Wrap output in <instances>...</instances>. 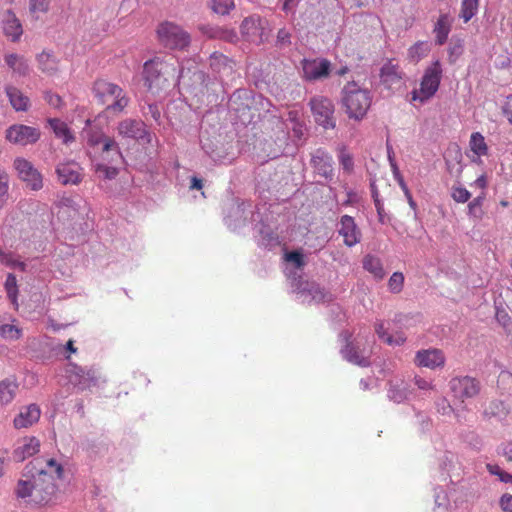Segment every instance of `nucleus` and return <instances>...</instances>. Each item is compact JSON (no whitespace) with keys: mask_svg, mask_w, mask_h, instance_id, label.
<instances>
[{"mask_svg":"<svg viewBox=\"0 0 512 512\" xmlns=\"http://www.w3.org/2000/svg\"><path fill=\"white\" fill-rule=\"evenodd\" d=\"M63 466L55 459L36 458L25 468L29 480H19L16 494L31 497L37 504H47L56 496L63 482Z\"/></svg>","mask_w":512,"mask_h":512,"instance_id":"obj_1","label":"nucleus"},{"mask_svg":"<svg viewBox=\"0 0 512 512\" xmlns=\"http://www.w3.org/2000/svg\"><path fill=\"white\" fill-rule=\"evenodd\" d=\"M284 272L290 281L292 292L303 304L324 303L332 299V295L314 282L303 280L302 271L305 265L303 254L299 251L287 252L284 255Z\"/></svg>","mask_w":512,"mask_h":512,"instance_id":"obj_2","label":"nucleus"},{"mask_svg":"<svg viewBox=\"0 0 512 512\" xmlns=\"http://www.w3.org/2000/svg\"><path fill=\"white\" fill-rule=\"evenodd\" d=\"M181 77L182 70H178V60L174 56H156L143 65L144 86L153 95L166 90L171 83L177 85Z\"/></svg>","mask_w":512,"mask_h":512,"instance_id":"obj_3","label":"nucleus"},{"mask_svg":"<svg viewBox=\"0 0 512 512\" xmlns=\"http://www.w3.org/2000/svg\"><path fill=\"white\" fill-rule=\"evenodd\" d=\"M372 93L355 81H350L341 90V105L350 119L362 120L372 104Z\"/></svg>","mask_w":512,"mask_h":512,"instance_id":"obj_4","label":"nucleus"},{"mask_svg":"<svg viewBox=\"0 0 512 512\" xmlns=\"http://www.w3.org/2000/svg\"><path fill=\"white\" fill-rule=\"evenodd\" d=\"M93 91L98 100L106 105L108 113L119 114L129 103V98L124 90L119 85L106 80H97L94 83Z\"/></svg>","mask_w":512,"mask_h":512,"instance_id":"obj_5","label":"nucleus"},{"mask_svg":"<svg viewBox=\"0 0 512 512\" xmlns=\"http://www.w3.org/2000/svg\"><path fill=\"white\" fill-rule=\"evenodd\" d=\"M443 75L442 64L439 60L433 61L424 70L420 80V87L411 91V100L420 104L426 103L438 91Z\"/></svg>","mask_w":512,"mask_h":512,"instance_id":"obj_6","label":"nucleus"},{"mask_svg":"<svg viewBox=\"0 0 512 512\" xmlns=\"http://www.w3.org/2000/svg\"><path fill=\"white\" fill-rule=\"evenodd\" d=\"M65 371L69 383L79 391L98 387L101 382H106L102 378L99 368L95 365L80 366L69 361L66 365Z\"/></svg>","mask_w":512,"mask_h":512,"instance_id":"obj_7","label":"nucleus"},{"mask_svg":"<svg viewBox=\"0 0 512 512\" xmlns=\"http://www.w3.org/2000/svg\"><path fill=\"white\" fill-rule=\"evenodd\" d=\"M339 338L345 343L340 350L343 359L360 367L370 365L369 358L371 352L366 347V341L363 338L357 337L351 339V334L348 331H342Z\"/></svg>","mask_w":512,"mask_h":512,"instance_id":"obj_8","label":"nucleus"},{"mask_svg":"<svg viewBox=\"0 0 512 512\" xmlns=\"http://www.w3.org/2000/svg\"><path fill=\"white\" fill-rule=\"evenodd\" d=\"M160 44L170 50H185L191 42V37L181 26L173 22H163L157 28Z\"/></svg>","mask_w":512,"mask_h":512,"instance_id":"obj_9","label":"nucleus"},{"mask_svg":"<svg viewBox=\"0 0 512 512\" xmlns=\"http://www.w3.org/2000/svg\"><path fill=\"white\" fill-rule=\"evenodd\" d=\"M448 387L454 401L462 405V410L466 409L465 402L475 398L481 391L479 380L468 375L452 377Z\"/></svg>","mask_w":512,"mask_h":512,"instance_id":"obj_10","label":"nucleus"},{"mask_svg":"<svg viewBox=\"0 0 512 512\" xmlns=\"http://www.w3.org/2000/svg\"><path fill=\"white\" fill-rule=\"evenodd\" d=\"M252 204L248 201H236L231 204L225 216V224L233 231L244 227L249 221L254 223L260 216V210L252 211Z\"/></svg>","mask_w":512,"mask_h":512,"instance_id":"obj_11","label":"nucleus"},{"mask_svg":"<svg viewBox=\"0 0 512 512\" xmlns=\"http://www.w3.org/2000/svg\"><path fill=\"white\" fill-rule=\"evenodd\" d=\"M240 30L248 41L255 44L267 41L270 34L268 20L257 14L246 17L241 23Z\"/></svg>","mask_w":512,"mask_h":512,"instance_id":"obj_12","label":"nucleus"},{"mask_svg":"<svg viewBox=\"0 0 512 512\" xmlns=\"http://www.w3.org/2000/svg\"><path fill=\"white\" fill-rule=\"evenodd\" d=\"M82 137L86 140L87 144L91 147L102 145V151L112 153L110 162L117 163L123 160L122 153L117 142L95 127L85 128L82 132Z\"/></svg>","mask_w":512,"mask_h":512,"instance_id":"obj_13","label":"nucleus"},{"mask_svg":"<svg viewBox=\"0 0 512 512\" xmlns=\"http://www.w3.org/2000/svg\"><path fill=\"white\" fill-rule=\"evenodd\" d=\"M13 168L28 189L39 191L43 188V175L31 161L23 157H16L13 161Z\"/></svg>","mask_w":512,"mask_h":512,"instance_id":"obj_14","label":"nucleus"},{"mask_svg":"<svg viewBox=\"0 0 512 512\" xmlns=\"http://www.w3.org/2000/svg\"><path fill=\"white\" fill-rule=\"evenodd\" d=\"M252 102V95L249 90L237 89L229 97L227 107L234 118L244 124L252 118L250 113Z\"/></svg>","mask_w":512,"mask_h":512,"instance_id":"obj_15","label":"nucleus"},{"mask_svg":"<svg viewBox=\"0 0 512 512\" xmlns=\"http://www.w3.org/2000/svg\"><path fill=\"white\" fill-rule=\"evenodd\" d=\"M315 122L324 129L335 127L333 102L324 96H314L309 102Z\"/></svg>","mask_w":512,"mask_h":512,"instance_id":"obj_16","label":"nucleus"},{"mask_svg":"<svg viewBox=\"0 0 512 512\" xmlns=\"http://www.w3.org/2000/svg\"><path fill=\"white\" fill-rule=\"evenodd\" d=\"M300 65L303 79L309 82L325 79L331 72V62L326 58H304Z\"/></svg>","mask_w":512,"mask_h":512,"instance_id":"obj_17","label":"nucleus"},{"mask_svg":"<svg viewBox=\"0 0 512 512\" xmlns=\"http://www.w3.org/2000/svg\"><path fill=\"white\" fill-rule=\"evenodd\" d=\"M254 223L255 237L261 247L272 249L280 245L279 236L275 232L274 226L269 223L268 216L264 218L260 213Z\"/></svg>","mask_w":512,"mask_h":512,"instance_id":"obj_18","label":"nucleus"},{"mask_svg":"<svg viewBox=\"0 0 512 512\" xmlns=\"http://www.w3.org/2000/svg\"><path fill=\"white\" fill-rule=\"evenodd\" d=\"M39 129L23 124H15L6 130V139L13 144L27 146L36 143L40 138Z\"/></svg>","mask_w":512,"mask_h":512,"instance_id":"obj_19","label":"nucleus"},{"mask_svg":"<svg viewBox=\"0 0 512 512\" xmlns=\"http://www.w3.org/2000/svg\"><path fill=\"white\" fill-rule=\"evenodd\" d=\"M55 173L62 185H78L84 177V169L75 161L60 162L56 165Z\"/></svg>","mask_w":512,"mask_h":512,"instance_id":"obj_20","label":"nucleus"},{"mask_svg":"<svg viewBox=\"0 0 512 512\" xmlns=\"http://www.w3.org/2000/svg\"><path fill=\"white\" fill-rule=\"evenodd\" d=\"M337 231L338 234L343 237V243L347 247H354L361 241V230L352 216H341L338 222Z\"/></svg>","mask_w":512,"mask_h":512,"instance_id":"obj_21","label":"nucleus"},{"mask_svg":"<svg viewBox=\"0 0 512 512\" xmlns=\"http://www.w3.org/2000/svg\"><path fill=\"white\" fill-rule=\"evenodd\" d=\"M414 362L419 367L435 370L443 368L446 357L442 350L437 348L422 349L416 352Z\"/></svg>","mask_w":512,"mask_h":512,"instance_id":"obj_22","label":"nucleus"},{"mask_svg":"<svg viewBox=\"0 0 512 512\" xmlns=\"http://www.w3.org/2000/svg\"><path fill=\"white\" fill-rule=\"evenodd\" d=\"M201 147L204 153L215 163L230 164L234 160V154L224 146H218L210 139L200 138Z\"/></svg>","mask_w":512,"mask_h":512,"instance_id":"obj_23","label":"nucleus"},{"mask_svg":"<svg viewBox=\"0 0 512 512\" xmlns=\"http://www.w3.org/2000/svg\"><path fill=\"white\" fill-rule=\"evenodd\" d=\"M311 164L315 172L325 179H332L334 174L333 158L323 149H317L311 158Z\"/></svg>","mask_w":512,"mask_h":512,"instance_id":"obj_24","label":"nucleus"},{"mask_svg":"<svg viewBox=\"0 0 512 512\" xmlns=\"http://www.w3.org/2000/svg\"><path fill=\"white\" fill-rule=\"evenodd\" d=\"M209 66L216 78L221 81L230 77L234 71V63L228 57L218 52L210 55Z\"/></svg>","mask_w":512,"mask_h":512,"instance_id":"obj_25","label":"nucleus"},{"mask_svg":"<svg viewBox=\"0 0 512 512\" xmlns=\"http://www.w3.org/2000/svg\"><path fill=\"white\" fill-rule=\"evenodd\" d=\"M41 416V409L37 404L22 407L13 420L14 428L25 429L37 423Z\"/></svg>","mask_w":512,"mask_h":512,"instance_id":"obj_26","label":"nucleus"},{"mask_svg":"<svg viewBox=\"0 0 512 512\" xmlns=\"http://www.w3.org/2000/svg\"><path fill=\"white\" fill-rule=\"evenodd\" d=\"M40 450V441L34 436L24 437L19 440L13 451V459L22 462L26 458L37 454Z\"/></svg>","mask_w":512,"mask_h":512,"instance_id":"obj_27","label":"nucleus"},{"mask_svg":"<svg viewBox=\"0 0 512 512\" xmlns=\"http://www.w3.org/2000/svg\"><path fill=\"white\" fill-rule=\"evenodd\" d=\"M118 133L124 138L134 140L144 139L148 134L145 124L141 120L125 119L118 125Z\"/></svg>","mask_w":512,"mask_h":512,"instance_id":"obj_28","label":"nucleus"},{"mask_svg":"<svg viewBox=\"0 0 512 512\" xmlns=\"http://www.w3.org/2000/svg\"><path fill=\"white\" fill-rule=\"evenodd\" d=\"M2 28L4 34L10 38L12 42L18 41L23 34L22 25L11 10L5 12L2 20Z\"/></svg>","mask_w":512,"mask_h":512,"instance_id":"obj_29","label":"nucleus"},{"mask_svg":"<svg viewBox=\"0 0 512 512\" xmlns=\"http://www.w3.org/2000/svg\"><path fill=\"white\" fill-rule=\"evenodd\" d=\"M19 391V383L13 376L0 381V407L13 402Z\"/></svg>","mask_w":512,"mask_h":512,"instance_id":"obj_30","label":"nucleus"},{"mask_svg":"<svg viewBox=\"0 0 512 512\" xmlns=\"http://www.w3.org/2000/svg\"><path fill=\"white\" fill-rule=\"evenodd\" d=\"M402 78V71H400L399 67L391 61H388L381 67L380 79L383 85L387 88H392L394 85L399 84Z\"/></svg>","mask_w":512,"mask_h":512,"instance_id":"obj_31","label":"nucleus"},{"mask_svg":"<svg viewBox=\"0 0 512 512\" xmlns=\"http://www.w3.org/2000/svg\"><path fill=\"white\" fill-rule=\"evenodd\" d=\"M6 65L12 69L13 73L24 77L29 74V63L28 60L19 54L9 53L4 56Z\"/></svg>","mask_w":512,"mask_h":512,"instance_id":"obj_32","label":"nucleus"},{"mask_svg":"<svg viewBox=\"0 0 512 512\" xmlns=\"http://www.w3.org/2000/svg\"><path fill=\"white\" fill-rule=\"evenodd\" d=\"M5 93L9 99L11 106L16 111H27L30 105L29 98L25 96L18 88L7 85Z\"/></svg>","mask_w":512,"mask_h":512,"instance_id":"obj_33","label":"nucleus"},{"mask_svg":"<svg viewBox=\"0 0 512 512\" xmlns=\"http://www.w3.org/2000/svg\"><path fill=\"white\" fill-rule=\"evenodd\" d=\"M411 392L407 384L400 379L392 380L389 382L388 397L395 403H402L410 399Z\"/></svg>","mask_w":512,"mask_h":512,"instance_id":"obj_34","label":"nucleus"},{"mask_svg":"<svg viewBox=\"0 0 512 512\" xmlns=\"http://www.w3.org/2000/svg\"><path fill=\"white\" fill-rule=\"evenodd\" d=\"M451 30V23L447 14H442L438 18L434 26L435 41L438 45H443L447 39Z\"/></svg>","mask_w":512,"mask_h":512,"instance_id":"obj_35","label":"nucleus"},{"mask_svg":"<svg viewBox=\"0 0 512 512\" xmlns=\"http://www.w3.org/2000/svg\"><path fill=\"white\" fill-rule=\"evenodd\" d=\"M37 63L39 69L48 75H52L58 70V61L51 52L43 51L38 54Z\"/></svg>","mask_w":512,"mask_h":512,"instance_id":"obj_36","label":"nucleus"},{"mask_svg":"<svg viewBox=\"0 0 512 512\" xmlns=\"http://www.w3.org/2000/svg\"><path fill=\"white\" fill-rule=\"evenodd\" d=\"M431 45L427 41H418L408 49V59L417 63L428 55Z\"/></svg>","mask_w":512,"mask_h":512,"instance_id":"obj_37","label":"nucleus"},{"mask_svg":"<svg viewBox=\"0 0 512 512\" xmlns=\"http://www.w3.org/2000/svg\"><path fill=\"white\" fill-rule=\"evenodd\" d=\"M81 446L91 456H104V454L109 450V445L104 440L86 439L82 442Z\"/></svg>","mask_w":512,"mask_h":512,"instance_id":"obj_38","label":"nucleus"},{"mask_svg":"<svg viewBox=\"0 0 512 512\" xmlns=\"http://www.w3.org/2000/svg\"><path fill=\"white\" fill-rule=\"evenodd\" d=\"M49 124L56 137L62 139L63 143L69 144L74 140V137L65 122L59 119H50Z\"/></svg>","mask_w":512,"mask_h":512,"instance_id":"obj_39","label":"nucleus"},{"mask_svg":"<svg viewBox=\"0 0 512 512\" xmlns=\"http://www.w3.org/2000/svg\"><path fill=\"white\" fill-rule=\"evenodd\" d=\"M363 268L374 275L377 279L385 276V271L379 258L373 255H366L363 259Z\"/></svg>","mask_w":512,"mask_h":512,"instance_id":"obj_40","label":"nucleus"},{"mask_svg":"<svg viewBox=\"0 0 512 512\" xmlns=\"http://www.w3.org/2000/svg\"><path fill=\"white\" fill-rule=\"evenodd\" d=\"M469 147L478 158L485 156L488 153V146L485 142V138L480 132H473L471 134Z\"/></svg>","mask_w":512,"mask_h":512,"instance_id":"obj_41","label":"nucleus"},{"mask_svg":"<svg viewBox=\"0 0 512 512\" xmlns=\"http://www.w3.org/2000/svg\"><path fill=\"white\" fill-rule=\"evenodd\" d=\"M479 0H462L459 18L468 23L478 12Z\"/></svg>","mask_w":512,"mask_h":512,"instance_id":"obj_42","label":"nucleus"},{"mask_svg":"<svg viewBox=\"0 0 512 512\" xmlns=\"http://www.w3.org/2000/svg\"><path fill=\"white\" fill-rule=\"evenodd\" d=\"M5 290L7 293L8 299L11 301L12 305L17 308L18 307V285H17V279L16 276L12 273H9L6 277L5 281Z\"/></svg>","mask_w":512,"mask_h":512,"instance_id":"obj_43","label":"nucleus"},{"mask_svg":"<svg viewBox=\"0 0 512 512\" xmlns=\"http://www.w3.org/2000/svg\"><path fill=\"white\" fill-rule=\"evenodd\" d=\"M508 410L503 402L501 401H493L490 405L485 409L484 415L488 418H497L498 420L505 419Z\"/></svg>","mask_w":512,"mask_h":512,"instance_id":"obj_44","label":"nucleus"},{"mask_svg":"<svg viewBox=\"0 0 512 512\" xmlns=\"http://www.w3.org/2000/svg\"><path fill=\"white\" fill-rule=\"evenodd\" d=\"M0 336L5 340H18L22 336V329L12 325L3 323L0 319Z\"/></svg>","mask_w":512,"mask_h":512,"instance_id":"obj_45","label":"nucleus"},{"mask_svg":"<svg viewBox=\"0 0 512 512\" xmlns=\"http://www.w3.org/2000/svg\"><path fill=\"white\" fill-rule=\"evenodd\" d=\"M436 408H437L438 413H440L444 416H449L451 414H454L458 422L462 421L461 411L456 410L446 398L440 399L436 403Z\"/></svg>","mask_w":512,"mask_h":512,"instance_id":"obj_46","label":"nucleus"},{"mask_svg":"<svg viewBox=\"0 0 512 512\" xmlns=\"http://www.w3.org/2000/svg\"><path fill=\"white\" fill-rule=\"evenodd\" d=\"M210 7L216 14L227 15L234 9V0H210Z\"/></svg>","mask_w":512,"mask_h":512,"instance_id":"obj_47","label":"nucleus"},{"mask_svg":"<svg viewBox=\"0 0 512 512\" xmlns=\"http://www.w3.org/2000/svg\"><path fill=\"white\" fill-rule=\"evenodd\" d=\"M9 197V175L0 169V210L5 206Z\"/></svg>","mask_w":512,"mask_h":512,"instance_id":"obj_48","label":"nucleus"},{"mask_svg":"<svg viewBox=\"0 0 512 512\" xmlns=\"http://www.w3.org/2000/svg\"><path fill=\"white\" fill-rule=\"evenodd\" d=\"M434 502L437 512H444L449 506L447 492L440 487L434 489Z\"/></svg>","mask_w":512,"mask_h":512,"instance_id":"obj_49","label":"nucleus"},{"mask_svg":"<svg viewBox=\"0 0 512 512\" xmlns=\"http://www.w3.org/2000/svg\"><path fill=\"white\" fill-rule=\"evenodd\" d=\"M457 462L458 456L455 453L445 451L439 460V466L441 470L449 472L455 468Z\"/></svg>","mask_w":512,"mask_h":512,"instance_id":"obj_50","label":"nucleus"},{"mask_svg":"<svg viewBox=\"0 0 512 512\" xmlns=\"http://www.w3.org/2000/svg\"><path fill=\"white\" fill-rule=\"evenodd\" d=\"M292 44V34L291 32L283 27L280 28L276 35L275 46L279 49H285Z\"/></svg>","mask_w":512,"mask_h":512,"instance_id":"obj_51","label":"nucleus"},{"mask_svg":"<svg viewBox=\"0 0 512 512\" xmlns=\"http://www.w3.org/2000/svg\"><path fill=\"white\" fill-rule=\"evenodd\" d=\"M404 275L401 272H394L388 281V288L391 293H400L403 289Z\"/></svg>","mask_w":512,"mask_h":512,"instance_id":"obj_52","label":"nucleus"},{"mask_svg":"<svg viewBox=\"0 0 512 512\" xmlns=\"http://www.w3.org/2000/svg\"><path fill=\"white\" fill-rule=\"evenodd\" d=\"M488 472L495 475L503 483H512V474L502 470L497 464L488 463L486 465Z\"/></svg>","mask_w":512,"mask_h":512,"instance_id":"obj_53","label":"nucleus"},{"mask_svg":"<svg viewBox=\"0 0 512 512\" xmlns=\"http://www.w3.org/2000/svg\"><path fill=\"white\" fill-rule=\"evenodd\" d=\"M484 201L483 196H478L474 198L469 204H468V214L469 216L480 219L482 217L483 211H482V204Z\"/></svg>","mask_w":512,"mask_h":512,"instance_id":"obj_54","label":"nucleus"},{"mask_svg":"<svg viewBox=\"0 0 512 512\" xmlns=\"http://www.w3.org/2000/svg\"><path fill=\"white\" fill-rule=\"evenodd\" d=\"M96 173L99 175V177H102L104 179H114L118 174V170L117 168L112 166H107L105 164H97Z\"/></svg>","mask_w":512,"mask_h":512,"instance_id":"obj_55","label":"nucleus"},{"mask_svg":"<svg viewBox=\"0 0 512 512\" xmlns=\"http://www.w3.org/2000/svg\"><path fill=\"white\" fill-rule=\"evenodd\" d=\"M498 386L506 392H512V373L501 371L498 376Z\"/></svg>","mask_w":512,"mask_h":512,"instance_id":"obj_56","label":"nucleus"},{"mask_svg":"<svg viewBox=\"0 0 512 512\" xmlns=\"http://www.w3.org/2000/svg\"><path fill=\"white\" fill-rule=\"evenodd\" d=\"M339 163L344 171L351 173L354 168V160L351 154L342 149L339 154Z\"/></svg>","mask_w":512,"mask_h":512,"instance_id":"obj_57","label":"nucleus"},{"mask_svg":"<svg viewBox=\"0 0 512 512\" xmlns=\"http://www.w3.org/2000/svg\"><path fill=\"white\" fill-rule=\"evenodd\" d=\"M451 196L458 203H466L470 199L471 194L466 188L459 186L453 187Z\"/></svg>","mask_w":512,"mask_h":512,"instance_id":"obj_58","label":"nucleus"},{"mask_svg":"<svg viewBox=\"0 0 512 512\" xmlns=\"http://www.w3.org/2000/svg\"><path fill=\"white\" fill-rule=\"evenodd\" d=\"M31 13H45L49 9V0H30Z\"/></svg>","mask_w":512,"mask_h":512,"instance_id":"obj_59","label":"nucleus"},{"mask_svg":"<svg viewBox=\"0 0 512 512\" xmlns=\"http://www.w3.org/2000/svg\"><path fill=\"white\" fill-rule=\"evenodd\" d=\"M406 342V336L401 331H396L394 334H390L386 337V344L390 346H400Z\"/></svg>","mask_w":512,"mask_h":512,"instance_id":"obj_60","label":"nucleus"},{"mask_svg":"<svg viewBox=\"0 0 512 512\" xmlns=\"http://www.w3.org/2000/svg\"><path fill=\"white\" fill-rule=\"evenodd\" d=\"M18 256L13 252H6L0 248V262L1 264L12 269Z\"/></svg>","mask_w":512,"mask_h":512,"instance_id":"obj_61","label":"nucleus"},{"mask_svg":"<svg viewBox=\"0 0 512 512\" xmlns=\"http://www.w3.org/2000/svg\"><path fill=\"white\" fill-rule=\"evenodd\" d=\"M414 384L417 386L419 390L422 391L433 390L435 387L431 379L423 378L421 376L414 377Z\"/></svg>","mask_w":512,"mask_h":512,"instance_id":"obj_62","label":"nucleus"},{"mask_svg":"<svg viewBox=\"0 0 512 512\" xmlns=\"http://www.w3.org/2000/svg\"><path fill=\"white\" fill-rule=\"evenodd\" d=\"M501 509L505 512H512V494H503L499 500Z\"/></svg>","mask_w":512,"mask_h":512,"instance_id":"obj_63","label":"nucleus"},{"mask_svg":"<svg viewBox=\"0 0 512 512\" xmlns=\"http://www.w3.org/2000/svg\"><path fill=\"white\" fill-rule=\"evenodd\" d=\"M498 453L503 455L508 461H512V441L502 443L498 447Z\"/></svg>","mask_w":512,"mask_h":512,"instance_id":"obj_64","label":"nucleus"}]
</instances>
